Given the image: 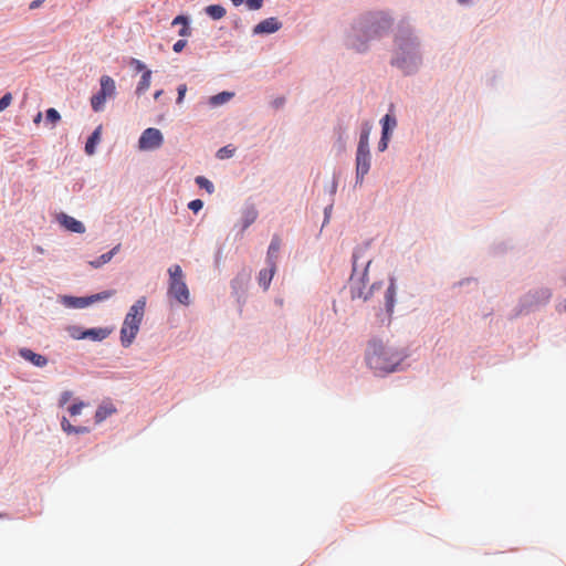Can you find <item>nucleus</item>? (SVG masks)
<instances>
[{"mask_svg":"<svg viewBox=\"0 0 566 566\" xmlns=\"http://www.w3.org/2000/svg\"><path fill=\"white\" fill-rule=\"evenodd\" d=\"M388 139H389V136L387 135V127H385V129H384V132L381 134L380 142L378 143V149L380 151H384L387 148Z\"/></svg>","mask_w":566,"mask_h":566,"instance_id":"nucleus-32","label":"nucleus"},{"mask_svg":"<svg viewBox=\"0 0 566 566\" xmlns=\"http://www.w3.org/2000/svg\"><path fill=\"white\" fill-rule=\"evenodd\" d=\"M111 334V331L107 328H90L78 333H72V337L75 339H84L88 338L94 342H101L105 339Z\"/></svg>","mask_w":566,"mask_h":566,"instance_id":"nucleus-10","label":"nucleus"},{"mask_svg":"<svg viewBox=\"0 0 566 566\" xmlns=\"http://www.w3.org/2000/svg\"><path fill=\"white\" fill-rule=\"evenodd\" d=\"M284 103H285V98L283 96H281V97L275 98L272 102V106L274 108H280V107H282L284 105Z\"/></svg>","mask_w":566,"mask_h":566,"instance_id":"nucleus-41","label":"nucleus"},{"mask_svg":"<svg viewBox=\"0 0 566 566\" xmlns=\"http://www.w3.org/2000/svg\"><path fill=\"white\" fill-rule=\"evenodd\" d=\"M57 220L65 229H67L71 232H75V233H84L85 232L84 224L71 216L61 213L57 217Z\"/></svg>","mask_w":566,"mask_h":566,"instance_id":"nucleus-13","label":"nucleus"},{"mask_svg":"<svg viewBox=\"0 0 566 566\" xmlns=\"http://www.w3.org/2000/svg\"><path fill=\"white\" fill-rule=\"evenodd\" d=\"M46 119L55 125L61 119V116L55 108H49L46 111Z\"/></svg>","mask_w":566,"mask_h":566,"instance_id":"nucleus-29","label":"nucleus"},{"mask_svg":"<svg viewBox=\"0 0 566 566\" xmlns=\"http://www.w3.org/2000/svg\"><path fill=\"white\" fill-rule=\"evenodd\" d=\"M61 427L63 431L66 433H74L75 431V427L72 426L71 422L65 417H63L61 420Z\"/></svg>","mask_w":566,"mask_h":566,"instance_id":"nucleus-34","label":"nucleus"},{"mask_svg":"<svg viewBox=\"0 0 566 566\" xmlns=\"http://www.w3.org/2000/svg\"><path fill=\"white\" fill-rule=\"evenodd\" d=\"M88 429L86 427H75L74 433H86Z\"/></svg>","mask_w":566,"mask_h":566,"instance_id":"nucleus-45","label":"nucleus"},{"mask_svg":"<svg viewBox=\"0 0 566 566\" xmlns=\"http://www.w3.org/2000/svg\"><path fill=\"white\" fill-rule=\"evenodd\" d=\"M85 407V403L83 401L73 403L69 407V412L72 417L77 416L82 412V409Z\"/></svg>","mask_w":566,"mask_h":566,"instance_id":"nucleus-31","label":"nucleus"},{"mask_svg":"<svg viewBox=\"0 0 566 566\" xmlns=\"http://www.w3.org/2000/svg\"><path fill=\"white\" fill-rule=\"evenodd\" d=\"M177 91H178L177 103L181 104L184 102V98H185V95H186V92H187V85L186 84H180L178 86Z\"/></svg>","mask_w":566,"mask_h":566,"instance_id":"nucleus-38","label":"nucleus"},{"mask_svg":"<svg viewBox=\"0 0 566 566\" xmlns=\"http://www.w3.org/2000/svg\"><path fill=\"white\" fill-rule=\"evenodd\" d=\"M263 0H247V7L250 10H259L262 8Z\"/></svg>","mask_w":566,"mask_h":566,"instance_id":"nucleus-37","label":"nucleus"},{"mask_svg":"<svg viewBox=\"0 0 566 566\" xmlns=\"http://www.w3.org/2000/svg\"><path fill=\"white\" fill-rule=\"evenodd\" d=\"M114 294L115 291H104L87 297L63 296L62 303L67 307L83 308L93 304L94 302L107 300Z\"/></svg>","mask_w":566,"mask_h":566,"instance_id":"nucleus-8","label":"nucleus"},{"mask_svg":"<svg viewBox=\"0 0 566 566\" xmlns=\"http://www.w3.org/2000/svg\"><path fill=\"white\" fill-rule=\"evenodd\" d=\"M146 308V298H138L130 307L128 313L126 314L122 328H120V343L124 347H129L136 335L139 332V327L145 315Z\"/></svg>","mask_w":566,"mask_h":566,"instance_id":"nucleus-3","label":"nucleus"},{"mask_svg":"<svg viewBox=\"0 0 566 566\" xmlns=\"http://www.w3.org/2000/svg\"><path fill=\"white\" fill-rule=\"evenodd\" d=\"M364 251L361 249H358L353 254V273L350 276V292L353 298H363L368 300L369 292L365 293L363 290V286H365V281H368L366 279L367 276V269L370 265L371 261L368 260L366 262L365 269L361 273H358V260L363 258Z\"/></svg>","mask_w":566,"mask_h":566,"instance_id":"nucleus-5","label":"nucleus"},{"mask_svg":"<svg viewBox=\"0 0 566 566\" xmlns=\"http://www.w3.org/2000/svg\"><path fill=\"white\" fill-rule=\"evenodd\" d=\"M164 143L163 134L157 128H147L139 137L138 146L142 150H151L159 148Z\"/></svg>","mask_w":566,"mask_h":566,"instance_id":"nucleus-9","label":"nucleus"},{"mask_svg":"<svg viewBox=\"0 0 566 566\" xmlns=\"http://www.w3.org/2000/svg\"><path fill=\"white\" fill-rule=\"evenodd\" d=\"M41 118H42V114H41V113H38V115H36V116H35V118H34V123H35V124H39V123H40V120H41Z\"/></svg>","mask_w":566,"mask_h":566,"instance_id":"nucleus-47","label":"nucleus"},{"mask_svg":"<svg viewBox=\"0 0 566 566\" xmlns=\"http://www.w3.org/2000/svg\"><path fill=\"white\" fill-rule=\"evenodd\" d=\"M196 184L200 187V188H203L206 189L209 193H212L213 192V185L210 180H208L206 177L203 176H198L196 178Z\"/></svg>","mask_w":566,"mask_h":566,"instance_id":"nucleus-28","label":"nucleus"},{"mask_svg":"<svg viewBox=\"0 0 566 566\" xmlns=\"http://www.w3.org/2000/svg\"><path fill=\"white\" fill-rule=\"evenodd\" d=\"M397 50L391 61L392 65L400 69L405 74L412 73L420 64L418 54V42L411 35L396 39Z\"/></svg>","mask_w":566,"mask_h":566,"instance_id":"nucleus-2","label":"nucleus"},{"mask_svg":"<svg viewBox=\"0 0 566 566\" xmlns=\"http://www.w3.org/2000/svg\"><path fill=\"white\" fill-rule=\"evenodd\" d=\"M282 23L276 18H268L253 28V34H271L279 31Z\"/></svg>","mask_w":566,"mask_h":566,"instance_id":"nucleus-11","label":"nucleus"},{"mask_svg":"<svg viewBox=\"0 0 566 566\" xmlns=\"http://www.w3.org/2000/svg\"><path fill=\"white\" fill-rule=\"evenodd\" d=\"M258 218V211L255 208L250 207L243 211L242 214V228L245 230L249 228Z\"/></svg>","mask_w":566,"mask_h":566,"instance_id":"nucleus-20","label":"nucleus"},{"mask_svg":"<svg viewBox=\"0 0 566 566\" xmlns=\"http://www.w3.org/2000/svg\"><path fill=\"white\" fill-rule=\"evenodd\" d=\"M132 64L135 65V69L138 72L143 71V73H144L145 70H147L145 64L142 61H139V60L133 59Z\"/></svg>","mask_w":566,"mask_h":566,"instance_id":"nucleus-40","label":"nucleus"},{"mask_svg":"<svg viewBox=\"0 0 566 566\" xmlns=\"http://www.w3.org/2000/svg\"><path fill=\"white\" fill-rule=\"evenodd\" d=\"M172 25H177V24H181L182 28L179 30V35L180 36H189L191 31H190V28H189V24H188V18L185 17V15H177L172 22H171Z\"/></svg>","mask_w":566,"mask_h":566,"instance_id":"nucleus-22","label":"nucleus"},{"mask_svg":"<svg viewBox=\"0 0 566 566\" xmlns=\"http://www.w3.org/2000/svg\"><path fill=\"white\" fill-rule=\"evenodd\" d=\"M44 0H34L30 3V9L33 10L35 8H39L42 3H43Z\"/></svg>","mask_w":566,"mask_h":566,"instance_id":"nucleus-44","label":"nucleus"},{"mask_svg":"<svg viewBox=\"0 0 566 566\" xmlns=\"http://www.w3.org/2000/svg\"><path fill=\"white\" fill-rule=\"evenodd\" d=\"M206 12L213 20H220L226 15V9L220 4L208 6Z\"/></svg>","mask_w":566,"mask_h":566,"instance_id":"nucleus-23","label":"nucleus"},{"mask_svg":"<svg viewBox=\"0 0 566 566\" xmlns=\"http://www.w3.org/2000/svg\"><path fill=\"white\" fill-rule=\"evenodd\" d=\"M556 311L558 313H566V298L556 305Z\"/></svg>","mask_w":566,"mask_h":566,"instance_id":"nucleus-43","label":"nucleus"},{"mask_svg":"<svg viewBox=\"0 0 566 566\" xmlns=\"http://www.w3.org/2000/svg\"><path fill=\"white\" fill-rule=\"evenodd\" d=\"M161 94H163V90L155 92V94H154L155 99H158L161 96Z\"/></svg>","mask_w":566,"mask_h":566,"instance_id":"nucleus-46","label":"nucleus"},{"mask_svg":"<svg viewBox=\"0 0 566 566\" xmlns=\"http://www.w3.org/2000/svg\"><path fill=\"white\" fill-rule=\"evenodd\" d=\"M102 126H97L85 144V153L88 156L95 154L96 145L101 142Z\"/></svg>","mask_w":566,"mask_h":566,"instance_id":"nucleus-16","label":"nucleus"},{"mask_svg":"<svg viewBox=\"0 0 566 566\" xmlns=\"http://www.w3.org/2000/svg\"><path fill=\"white\" fill-rule=\"evenodd\" d=\"M115 412V409L107 406H99L95 412V421L96 423H101L104 421L108 416Z\"/></svg>","mask_w":566,"mask_h":566,"instance_id":"nucleus-24","label":"nucleus"},{"mask_svg":"<svg viewBox=\"0 0 566 566\" xmlns=\"http://www.w3.org/2000/svg\"><path fill=\"white\" fill-rule=\"evenodd\" d=\"M402 359V353L379 340H373L368 345L366 360L368 366L376 373H392Z\"/></svg>","mask_w":566,"mask_h":566,"instance_id":"nucleus-1","label":"nucleus"},{"mask_svg":"<svg viewBox=\"0 0 566 566\" xmlns=\"http://www.w3.org/2000/svg\"><path fill=\"white\" fill-rule=\"evenodd\" d=\"M275 270H276V265H269V269H264V270L260 271L258 281H259V284L264 290L269 289L271 281L274 276Z\"/></svg>","mask_w":566,"mask_h":566,"instance_id":"nucleus-17","label":"nucleus"},{"mask_svg":"<svg viewBox=\"0 0 566 566\" xmlns=\"http://www.w3.org/2000/svg\"><path fill=\"white\" fill-rule=\"evenodd\" d=\"M72 396H73L72 391H69V390L63 391L59 399V406L64 407L70 401Z\"/></svg>","mask_w":566,"mask_h":566,"instance_id":"nucleus-36","label":"nucleus"},{"mask_svg":"<svg viewBox=\"0 0 566 566\" xmlns=\"http://www.w3.org/2000/svg\"><path fill=\"white\" fill-rule=\"evenodd\" d=\"M280 249L281 239L277 235H274L268 249L266 262L269 265H276Z\"/></svg>","mask_w":566,"mask_h":566,"instance_id":"nucleus-15","label":"nucleus"},{"mask_svg":"<svg viewBox=\"0 0 566 566\" xmlns=\"http://www.w3.org/2000/svg\"><path fill=\"white\" fill-rule=\"evenodd\" d=\"M232 155H233V150L230 149L229 147H222L217 153V156L220 159L230 158V157H232Z\"/></svg>","mask_w":566,"mask_h":566,"instance_id":"nucleus-33","label":"nucleus"},{"mask_svg":"<svg viewBox=\"0 0 566 566\" xmlns=\"http://www.w3.org/2000/svg\"><path fill=\"white\" fill-rule=\"evenodd\" d=\"M150 80H151V71L150 70H145V72L143 73L142 77H140V81L136 87V94L137 95H142L144 94L146 91H148L149 86H150Z\"/></svg>","mask_w":566,"mask_h":566,"instance_id":"nucleus-19","label":"nucleus"},{"mask_svg":"<svg viewBox=\"0 0 566 566\" xmlns=\"http://www.w3.org/2000/svg\"><path fill=\"white\" fill-rule=\"evenodd\" d=\"M368 132H363L360 134L357 153H369V145H368Z\"/></svg>","mask_w":566,"mask_h":566,"instance_id":"nucleus-26","label":"nucleus"},{"mask_svg":"<svg viewBox=\"0 0 566 566\" xmlns=\"http://www.w3.org/2000/svg\"><path fill=\"white\" fill-rule=\"evenodd\" d=\"M381 124H382V130L385 129V127H387V135L389 136V130L394 129L397 126V120L394 116L387 114L381 119Z\"/></svg>","mask_w":566,"mask_h":566,"instance_id":"nucleus-27","label":"nucleus"},{"mask_svg":"<svg viewBox=\"0 0 566 566\" xmlns=\"http://www.w3.org/2000/svg\"><path fill=\"white\" fill-rule=\"evenodd\" d=\"M395 296H396V285L394 279H391L390 284L386 291V310L388 313H391L395 306Z\"/></svg>","mask_w":566,"mask_h":566,"instance_id":"nucleus-18","label":"nucleus"},{"mask_svg":"<svg viewBox=\"0 0 566 566\" xmlns=\"http://www.w3.org/2000/svg\"><path fill=\"white\" fill-rule=\"evenodd\" d=\"M203 207V202L200 199H195L188 203V208L192 210L195 213L200 211Z\"/></svg>","mask_w":566,"mask_h":566,"instance_id":"nucleus-35","label":"nucleus"},{"mask_svg":"<svg viewBox=\"0 0 566 566\" xmlns=\"http://www.w3.org/2000/svg\"><path fill=\"white\" fill-rule=\"evenodd\" d=\"M186 45H187V41H186V40H178V41L174 44L172 49H174V51H175L176 53H179V52H181V51L184 50V48H185Z\"/></svg>","mask_w":566,"mask_h":566,"instance_id":"nucleus-39","label":"nucleus"},{"mask_svg":"<svg viewBox=\"0 0 566 566\" xmlns=\"http://www.w3.org/2000/svg\"><path fill=\"white\" fill-rule=\"evenodd\" d=\"M169 286L168 295L176 298L180 304L188 305L190 293L185 282L184 273L178 264H174L168 269Z\"/></svg>","mask_w":566,"mask_h":566,"instance_id":"nucleus-4","label":"nucleus"},{"mask_svg":"<svg viewBox=\"0 0 566 566\" xmlns=\"http://www.w3.org/2000/svg\"><path fill=\"white\" fill-rule=\"evenodd\" d=\"M357 51H361L363 48L360 45H356Z\"/></svg>","mask_w":566,"mask_h":566,"instance_id":"nucleus-50","label":"nucleus"},{"mask_svg":"<svg viewBox=\"0 0 566 566\" xmlns=\"http://www.w3.org/2000/svg\"><path fill=\"white\" fill-rule=\"evenodd\" d=\"M19 355L23 359L30 361L32 365H34L36 367H44L48 365V358L45 356L36 354L29 348L19 349Z\"/></svg>","mask_w":566,"mask_h":566,"instance_id":"nucleus-14","label":"nucleus"},{"mask_svg":"<svg viewBox=\"0 0 566 566\" xmlns=\"http://www.w3.org/2000/svg\"><path fill=\"white\" fill-rule=\"evenodd\" d=\"M231 1H232V3H233L234 6H237V7H238V6L242 4L245 0H231Z\"/></svg>","mask_w":566,"mask_h":566,"instance_id":"nucleus-48","label":"nucleus"},{"mask_svg":"<svg viewBox=\"0 0 566 566\" xmlns=\"http://www.w3.org/2000/svg\"><path fill=\"white\" fill-rule=\"evenodd\" d=\"M233 96V93L229 92H222L219 93L210 98V104L218 106L223 103H227L231 97Z\"/></svg>","mask_w":566,"mask_h":566,"instance_id":"nucleus-25","label":"nucleus"},{"mask_svg":"<svg viewBox=\"0 0 566 566\" xmlns=\"http://www.w3.org/2000/svg\"><path fill=\"white\" fill-rule=\"evenodd\" d=\"M99 85V91L91 97V105L95 112H102L106 99L114 97L116 94L115 81L109 75H102Z\"/></svg>","mask_w":566,"mask_h":566,"instance_id":"nucleus-6","label":"nucleus"},{"mask_svg":"<svg viewBox=\"0 0 566 566\" xmlns=\"http://www.w3.org/2000/svg\"><path fill=\"white\" fill-rule=\"evenodd\" d=\"M370 168V154L369 153H357L356 154V177L357 181H363L365 175Z\"/></svg>","mask_w":566,"mask_h":566,"instance_id":"nucleus-12","label":"nucleus"},{"mask_svg":"<svg viewBox=\"0 0 566 566\" xmlns=\"http://www.w3.org/2000/svg\"><path fill=\"white\" fill-rule=\"evenodd\" d=\"M12 103V94L11 93H6L1 98H0V112L4 111L7 107H9Z\"/></svg>","mask_w":566,"mask_h":566,"instance_id":"nucleus-30","label":"nucleus"},{"mask_svg":"<svg viewBox=\"0 0 566 566\" xmlns=\"http://www.w3.org/2000/svg\"><path fill=\"white\" fill-rule=\"evenodd\" d=\"M391 25V20L387 14L380 12L370 15L360 25V30L370 39L380 36Z\"/></svg>","mask_w":566,"mask_h":566,"instance_id":"nucleus-7","label":"nucleus"},{"mask_svg":"<svg viewBox=\"0 0 566 566\" xmlns=\"http://www.w3.org/2000/svg\"><path fill=\"white\" fill-rule=\"evenodd\" d=\"M551 298V292L548 290H542L541 291V301L547 302Z\"/></svg>","mask_w":566,"mask_h":566,"instance_id":"nucleus-42","label":"nucleus"},{"mask_svg":"<svg viewBox=\"0 0 566 566\" xmlns=\"http://www.w3.org/2000/svg\"><path fill=\"white\" fill-rule=\"evenodd\" d=\"M119 250V244L113 248L109 252L102 254L98 259L91 261L93 268H99L112 260L114 254Z\"/></svg>","mask_w":566,"mask_h":566,"instance_id":"nucleus-21","label":"nucleus"},{"mask_svg":"<svg viewBox=\"0 0 566 566\" xmlns=\"http://www.w3.org/2000/svg\"><path fill=\"white\" fill-rule=\"evenodd\" d=\"M470 0H458L459 3L464 4L468 3Z\"/></svg>","mask_w":566,"mask_h":566,"instance_id":"nucleus-49","label":"nucleus"}]
</instances>
